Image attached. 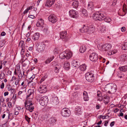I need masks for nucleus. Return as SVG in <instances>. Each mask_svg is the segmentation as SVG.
Instances as JSON below:
<instances>
[{
	"mask_svg": "<svg viewBox=\"0 0 127 127\" xmlns=\"http://www.w3.org/2000/svg\"><path fill=\"white\" fill-rule=\"evenodd\" d=\"M94 29L95 28L93 25L88 26V25H84L83 27L80 30L81 32H87L90 34L93 32Z\"/></svg>",
	"mask_w": 127,
	"mask_h": 127,
	"instance_id": "nucleus-1",
	"label": "nucleus"
},
{
	"mask_svg": "<svg viewBox=\"0 0 127 127\" xmlns=\"http://www.w3.org/2000/svg\"><path fill=\"white\" fill-rule=\"evenodd\" d=\"M117 86L114 84L111 83L107 85L106 86V91H108L109 94H113L115 93L117 90Z\"/></svg>",
	"mask_w": 127,
	"mask_h": 127,
	"instance_id": "nucleus-2",
	"label": "nucleus"
},
{
	"mask_svg": "<svg viewBox=\"0 0 127 127\" xmlns=\"http://www.w3.org/2000/svg\"><path fill=\"white\" fill-rule=\"evenodd\" d=\"M106 15L104 12H100L93 14V17L95 20L101 21L103 20L106 18Z\"/></svg>",
	"mask_w": 127,
	"mask_h": 127,
	"instance_id": "nucleus-3",
	"label": "nucleus"
},
{
	"mask_svg": "<svg viewBox=\"0 0 127 127\" xmlns=\"http://www.w3.org/2000/svg\"><path fill=\"white\" fill-rule=\"evenodd\" d=\"M37 96L39 97L37 99H39V102L41 105L43 106H45L47 105L48 100L47 96H44L41 97V95H38L36 96V97Z\"/></svg>",
	"mask_w": 127,
	"mask_h": 127,
	"instance_id": "nucleus-4",
	"label": "nucleus"
},
{
	"mask_svg": "<svg viewBox=\"0 0 127 127\" xmlns=\"http://www.w3.org/2000/svg\"><path fill=\"white\" fill-rule=\"evenodd\" d=\"M72 55L71 52L66 51L61 53L59 57L61 59H63L66 58L67 59H69L72 57Z\"/></svg>",
	"mask_w": 127,
	"mask_h": 127,
	"instance_id": "nucleus-5",
	"label": "nucleus"
},
{
	"mask_svg": "<svg viewBox=\"0 0 127 127\" xmlns=\"http://www.w3.org/2000/svg\"><path fill=\"white\" fill-rule=\"evenodd\" d=\"M86 79L88 81L90 82H92L94 80V74L93 73L88 72L85 74Z\"/></svg>",
	"mask_w": 127,
	"mask_h": 127,
	"instance_id": "nucleus-6",
	"label": "nucleus"
},
{
	"mask_svg": "<svg viewBox=\"0 0 127 127\" xmlns=\"http://www.w3.org/2000/svg\"><path fill=\"white\" fill-rule=\"evenodd\" d=\"M61 114L63 117H68L70 116V112L69 109L66 108H64L62 110Z\"/></svg>",
	"mask_w": 127,
	"mask_h": 127,
	"instance_id": "nucleus-7",
	"label": "nucleus"
},
{
	"mask_svg": "<svg viewBox=\"0 0 127 127\" xmlns=\"http://www.w3.org/2000/svg\"><path fill=\"white\" fill-rule=\"evenodd\" d=\"M69 14L71 17L73 18H77L78 17V14L76 11L71 10L69 11Z\"/></svg>",
	"mask_w": 127,
	"mask_h": 127,
	"instance_id": "nucleus-8",
	"label": "nucleus"
},
{
	"mask_svg": "<svg viewBox=\"0 0 127 127\" xmlns=\"http://www.w3.org/2000/svg\"><path fill=\"white\" fill-rule=\"evenodd\" d=\"M48 20L52 23H56L58 20L56 16L54 14H51L48 17Z\"/></svg>",
	"mask_w": 127,
	"mask_h": 127,
	"instance_id": "nucleus-9",
	"label": "nucleus"
},
{
	"mask_svg": "<svg viewBox=\"0 0 127 127\" xmlns=\"http://www.w3.org/2000/svg\"><path fill=\"white\" fill-rule=\"evenodd\" d=\"M89 57L90 60L94 62H95L98 59V55L95 53L91 54Z\"/></svg>",
	"mask_w": 127,
	"mask_h": 127,
	"instance_id": "nucleus-10",
	"label": "nucleus"
},
{
	"mask_svg": "<svg viewBox=\"0 0 127 127\" xmlns=\"http://www.w3.org/2000/svg\"><path fill=\"white\" fill-rule=\"evenodd\" d=\"M67 32L66 31H62L60 33V36L61 38L65 41H67L68 40V38L66 37Z\"/></svg>",
	"mask_w": 127,
	"mask_h": 127,
	"instance_id": "nucleus-11",
	"label": "nucleus"
},
{
	"mask_svg": "<svg viewBox=\"0 0 127 127\" xmlns=\"http://www.w3.org/2000/svg\"><path fill=\"white\" fill-rule=\"evenodd\" d=\"M102 50L103 51H107L110 49L111 47V45L109 44L106 43L102 47Z\"/></svg>",
	"mask_w": 127,
	"mask_h": 127,
	"instance_id": "nucleus-12",
	"label": "nucleus"
},
{
	"mask_svg": "<svg viewBox=\"0 0 127 127\" xmlns=\"http://www.w3.org/2000/svg\"><path fill=\"white\" fill-rule=\"evenodd\" d=\"M39 89V92L41 93H44L46 92L47 90L46 87L45 85H41Z\"/></svg>",
	"mask_w": 127,
	"mask_h": 127,
	"instance_id": "nucleus-13",
	"label": "nucleus"
},
{
	"mask_svg": "<svg viewBox=\"0 0 127 127\" xmlns=\"http://www.w3.org/2000/svg\"><path fill=\"white\" fill-rule=\"evenodd\" d=\"M46 45L44 43L38 45L37 48L38 51L40 52L43 51L45 49Z\"/></svg>",
	"mask_w": 127,
	"mask_h": 127,
	"instance_id": "nucleus-14",
	"label": "nucleus"
},
{
	"mask_svg": "<svg viewBox=\"0 0 127 127\" xmlns=\"http://www.w3.org/2000/svg\"><path fill=\"white\" fill-rule=\"evenodd\" d=\"M55 0H47L45 4L46 6L50 7L54 4Z\"/></svg>",
	"mask_w": 127,
	"mask_h": 127,
	"instance_id": "nucleus-15",
	"label": "nucleus"
},
{
	"mask_svg": "<svg viewBox=\"0 0 127 127\" xmlns=\"http://www.w3.org/2000/svg\"><path fill=\"white\" fill-rule=\"evenodd\" d=\"M94 8V4L93 2H89L88 5V9L90 11H93Z\"/></svg>",
	"mask_w": 127,
	"mask_h": 127,
	"instance_id": "nucleus-16",
	"label": "nucleus"
},
{
	"mask_svg": "<svg viewBox=\"0 0 127 127\" xmlns=\"http://www.w3.org/2000/svg\"><path fill=\"white\" fill-rule=\"evenodd\" d=\"M33 104H32L30 105H27L26 106H25L26 109L29 110L31 112H32L34 108V107L33 106Z\"/></svg>",
	"mask_w": 127,
	"mask_h": 127,
	"instance_id": "nucleus-17",
	"label": "nucleus"
},
{
	"mask_svg": "<svg viewBox=\"0 0 127 127\" xmlns=\"http://www.w3.org/2000/svg\"><path fill=\"white\" fill-rule=\"evenodd\" d=\"M44 20L40 18L38 20L36 24V25L37 27L42 26L44 25Z\"/></svg>",
	"mask_w": 127,
	"mask_h": 127,
	"instance_id": "nucleus-18",
	"label": "nucleus"
},
{
	"mask_svg": "<svg viewBox=\"0 0 127 127\" xmlns=\"http://www.w3.org/2000/svg\"><path fill=\"white\" fill-rule=\"evenodd\" d=\"M40 34L39 33L36 32L32 36V39L34 40H37L39 37Z\"/></svg>",
	"mask_w": 127,
	"mask_h": 127,
	"instance_id": "nucleus-19",
	"label": "nucleus"
},
{
	"mask_svg": "<svg viewBox=\"0 0 127 127\" xmlns=\"http://www.w3.org/2000/svg\"><path fill=\"white\" fill-rule=\"evenodd\" d=\"M52 102L53 103L57 104L59 103V101L58 97L56 96H53L52 99Z\"/></svg>",
	"mask_w": 127,
	"mask_h": 127,
	"instance_id": "nucleus-20",
	"label": "nucleus"
},
{
	"mask_svg": "<svg viewBox=\"0 0 127 127\" xmlns=\"http://www.w3.org/2000/svg\"><path fill=\"white\" fill-rule=\"evenodd\" d=\"M70 64L67 61L64 62V67L65 69L66 70H68L70 68Z\"/></svg>",
	"mask_w": 127,
	"mask_h": 127,
	"instance_id": "nucleus-21",
	"label": "nucleus"
},
{
	"mask_svg": "<svg viewBox=\"0 0 127 127\" xmlns=\"http://www.w3.org/2000/svg\"><path fill=\"white\" fill-rule=\"evenodd\" d=\"M42 31L44 34L46 35H48L50 32L48 28L47 27H44Z\"/></svg>",
	"mask_w": 127,
	"mask_h": 127,
	"instance_id": "nucleus-22",
	"label": "nucleus"
},
{
	"mask_svg": "<svg viewBox=\"0 0 127 127\" xmlns=\"http://www.w3.org/2000/svg\"><path fill=\"white\" fill-rule=\"evenodd\" d=\"M119 69L121 71L126 72L127 70V65H125L119 67Z\"/></svg>",
	"mask_w": 127,
	"mask_h": 127,
	"instance_id": "nucleus-23",
	"label": "nucleus"
},
{
	"mask_svg": "<svg viewBox=\"0 0 127 127\" xmlns=\"http://www.w3.org/2000/svg\"><path fill=\"white\" fill-rule=\"evenodd\" d=\"M84 95V99L85 101H88L89 99V98L88 95L86 91H84L83 93Z\"/></svg>",
	"mask_w": 127,
	"mask_h": 127,
	"instance_id": "nucleus-24",
	"label": "nucleus"
},
{
	"mask_svg": "<svg viewBox=\"0 0 127 127\" xmlns=\"http://www.w3.org/2000/svg\"><path fill=\"white\" fill-rule=\"evenodd\" d=\"M78 2L77 0H74L73 1V3L72 4V5L73 7L77 8L78 5Z\"/></svg>",
	"mask_w": 127,
	"mask_h": 127,
	"instance_id": "nucleus-25",
	"label": "nucleus"
},
{
	"mask_svg": "<svg viewBox=\"0 0 127 127\" xmlns=\"http://www.w3.org/2000/svg\"><path fill=\"white\" fill-rule=\"evenodd\" d=\"M34 93V91L33 90L31 89H29L28 91V94L27 97L28 98L31 95H33Z\"/></svg>",
	"mask_w": 127,
	"mask_h": 127,
	"instance_id": "nucleus-26",
	"label": "nucleus"
},
{
	"mask_svg": "<svg viewBox=\"0 0 127 127\" xmlns=\"http://www.w3.org/2000/svg\"><path fill=\"white\" fill-rule=\"evenodd\" d=\"M32 98L28 99L27 101H26L25 103V106H26L27 105H30L31 104H34L32 102Z\"/></svg>",
	"mask_w": 127,
	"mask_h": 127,
	"instance_id": "nucleus-27",
	"label": "nucleus"
},
{
	"mask_svg": "<svg viewBox=\"0 0 127 127\" xmlns=\"http://www.w3.org/2000/svg\"><path fill=\"white\" fill-rule=\"evenodd\" d=\"M86 65L84 64L80 65L79 68L81 71H84L86 69Z\"/></svg>",
	"mask_w": 127,
	"mask_h": 127,
	"instance_id": "nucleus-28",
	"label": "nucleus"
},
{
	"mask_svg": "<svg viewBox=\"0 0 127 127\" xmlns=\"http://www.w3.org/2000/svg\"><path fill=\"white\" fill-rule=\"evenodd\" d=\"M54 58V56H52L50 58H48L45 61V63L46 64L50 63L53 60Z\"/></svg>",
	"mask_w": 127,
	"mask_h": 127,
	"instance_id": "nucleus-29",
	"label": "nucleus"
},
{
	"mask_svg": "<svg viewBox=\"0 0 127 127\" xmlns=\"http://www.w3.org/2000/svg\"><path fill=\"white\" fill-rule=\"evenodd\" d=\"M61 65H57L55 67L54 69L55 72L56 73H58L59 72V70L61 68Z\"/></svg>",
	"mask_w": 127,
	"mask_h": 127,
	"instance_id": "nucleus-30",
	"label": "nucleus"
},
{
	"mask_svg": "<svg viewBox=\"0 0 127 127\" xmlns=\"http://www.w3.org/2000/svg\"><path fill=\"white\" fill-rule=\"evenodd\" d=\"M86 50V48L85 46H82L80 47V52L81 53H84Z\"/></svg>",
	"mask_w": 127,
	"mask_h": 127,
	"instance_id": "nucleus-31",
	"label": "nucleus"
},
{
	"mask_svg": "<svg viewBox=\"0 0 127 127\" xmlns=\"http://www.w3.org/2000/svg\"><path fill=\"white\" fill-rule=\"evenodd\" d=\"M127 58V56L126 54H123L120 56V59L121 61L125 60Z\"/></svg>",
	"mask_w": 127,
	"mask_h": 127,
	"instance_id": "nucleus-32",
	"label": "nucleus"
},
{
	"mask_svg": "<svg viewBox=\"0 0 127 127\" xmlns=\"http://www.w3.org/2000/svg\"><path fill=\"white\" fill-rule=\"evenodd\" d=\"M117 75L118 77L120 78H123L125 75L121 71L119 72L118 73Z\"/></svg>",
	"mask_w": 127,
	"mask_h": 127,
	"instance_id": "nucleus-33",
	"label": "nucleus"
},
{
	"mask_svg": "<svg viewBox=\"0 0 127 127\" xmlns=\"http://www.w3.org/2000/svg\"><path fill=\"white\" fill-rule=\"evenodd\" d=\"M122 49L124 50H127V42H125L123 43Z\"/></svg>",
	"mask_w": 127,
	"mask_h": 127,
	"instance_id": "nucleus-34",
	"label": "nucleus"
},
{
	"mask_svg": "<svg viewBox=\"0 0 127 127\" xmlns=\"http://www.w3.org/2000/svg\"><path fill=\"white\" fill-rule=\"evenodd\" d=\"M19 45L21 46L22 48H25V44L23 41H20Z\"/></svg>",
	"mask_w": 127,
	"mask_h": 127,
	"instance_id": "nucleus-35",
	"label": "nucleus"
},
{
	"mask_svg": "<svg viewBox=\"0 0 127 127\" xmlns=\"http://www.w3.org/2000/svg\"><path fill=\"white\" fill-rule=\"evenodd\" d=\"M104 20L105 21L108 23H110L112 20L110 18L108 17H106V18H105Z\"/></svg>",
	"mask_w": 127,
	"mask_h": 127,
	"instance_id": "nucleus-36",
	"label": "nucleus"
},
{
	"mask_svg": "<svg viewBox=\"0 0 127 127\" xmlns=\"http://www.w3.org/2000/svg\"><path fill=\"white\" fill-rule=\"evenodd\" d=\"M73 66L76 67H78L79 65L77 64V63H78L77 61H73Z\"/></svg>",
	"mask_w": 127,
	"mask_h": 127,
	"instance_id": "nucleus-37",
	"label": "nucleus"
},
{
	"mask_svg": "<svg viewBox=\"0 0 127 127\" xmlns=\"http://www.w3.org/2000/svg\"><path fill=\"white\" fill-rule=\"evenodd\" d=\"M5 77V74L4 73L2 72L0 74V79H3Z\"/></svg>",
	"mask_w": 127,
	"mask_h": 127,
	"instance_id": "nucleus-38",
	"label": "nucleus"
},
{
	"mask_svg": "<svg viewBox=\"0 0 127 127\" xmlns=\"http://www.w3.org/2000/svg\"><path fill=\"white\" fill-rule=\"evenodd\" d=\"M18 73V77H23V76L22 75V73L21 70H18L17 71Z\"/></svg>",
	"mask_w": 127,
	"mask_h": 127,
	"instance_id": "nucleus-39",
	"label": "nucleus"
},
{
	"mask_svg": "<svg viewBox=\"0 0 127 127\" xmlns=\"http://www.w3.org/2000/svg\"><path fill=\"white\" fill-rule=\"evenodd\" d=\"M82 12L83 15L84 16H87V11L85 9L83 10L82 11Z\"/></svg>",
	"mask_w": 127,
	"mask_h": 127,
	"instance_id": "nucleus-40",
	"label": "nucleus"
},
{
	"mask_svg": "<svg viewBox=\"0 0 127 127\" xmlns=\"http://www.w3.org/2000/svg\"><path fill=\"white\" fill-rule=\"evenodd\" d=\"M123 11L125 12L127 11V9L126 8V5L125 4H124L123 6Z\"/></svg>",
	"mask_w": 127,
	"mask_h": 127,
	"instance_id": "nucleus-41",
	"label": "nucleus"
},
{
	"mask_svg": "<svg viewBox=\"0 0 127 127\" xmlns=\"http://www.w3.org/2000/svg\"><path fill=\"white\" fill-rule=\"evenodd\" d=\"M51 123H52L56 122V120L54 118H51L50 119Z\"/></svg>",
	"mask_w": 127,
	"mask_h": 127,
	"instance_id": "nucleus-42",
	"label": "nucleus"
},
{
	"mask_svg": "<svg viewBox=\"0 0 127 127\" xmlns=\"http://www.w3.org/2000/svg\"><path fill=\"white\" fill-rule=\"evenodd\" d=\"M25 118L27 121L28 123H29V122L30 121V118L27 115H25Z\"/></svg>",
	"mask_w": 127,
	"mask_h": 127,
	"instance_id": "nucleus-43",
	"label": "nucleus"
},
{
	"mask_svg": "<svg viewBox=\"0 0 127 127\" xmlns=\"http://www.w3.org/2000/svg\"><path fill=\"white\" fill-rule=\"evenodd\" d=\"M103 98L104 99H106V100L108 101L109 100V97L108 96L106 95H104L103 96Z\"/></svg>",
	"mask_w": 127,
	"mask_h": 127,
	"instance_id": "nucleus-44",
	"label": "nucleus"
},
{
	"mask_svg": "<svg viewBox=\"0 0 127 127\" xmlns=\"http://www.w3.org/2000/svg\"><path fill=\"white\" fill-rule=\"evenodd\" d=\"M103 46L102 44V43H100L97 45V47L99 49H101L102 50V47Z\"/></svg>",
	"mask_w": 127,
	"mask_h": 127,
	"instance_id": "nucleus-45",
	"label": "nucleus"
},
{
	"mask_svg": "<svg viewBox=\"0 0 127 127\" xmlns=\"http://www.w3.org/2000/svg\"><path fill=\"white\" fill-rule=\"evenodd\" d=\"M24 84V81L21 84V86H23V88H25L27 86L26 85Z\"/></svg>",
	"mask_w": 127,
	"mask_h": 127,
	"instance_id": "nucleus-46",
	"label": "nucleus"
},
{
	"mask_svg": "<svg viewBox=\"0 0 127 127\" xmlns=\"http://www.w3.org/2000/svg\"><path fill=\"white\" fill-rule=\"evenodd\" d=\"M97 95L98 97L102 96L101 94V92L100 91H98L97 92Z\"/></svg>",
	"mask_w": 127,
	"mask_h": 127,
	"instance_id": "nucleus-47",
	"label": "nucleus"
},
{
	"mask_svg": "<svg viewBox=\"0 0 127 127\" xmlns=\"http://www.w3.org/2000/svg\"><path fill=\"white\" fill-rule=\"evenodd\" d=\"M100 30L101 32H104L106 31L105 29L104 28H103L101 27V28H100Z\"/></svg>",
	"mask_w": 127,
	"mask_h": 127,
	"instance_id": "nucleus-48",
	"label": "nucleus"
},
{
	"mask_svg": "<svg viewBox=\"0 0 127 127\" xmlns=\"http://www.w3.org/2000/svg\"><path fill=\"white\" fill-rule=\"evenodd\" d=\"M12 72L11 71L9 70H8L7 71V73H6V74L8 75H11V74Z\"/></svg>",
	"mask_w": 127,
	"mask_h": 127,
	"instance_id": "nucleus-49",
	"label": "nucleus"
},
{
	"mask_svg": "<svg viewBox=\"0 0 127 127\" xmlns=\"http://www.w3.org/2000/svg\"><path fill=\"white\" fill-rule=\"evenodd\" d=\"M25 48H22L21 52V55H23L25 51Z\"/></svg>",
	"mask_w": 127,
	"mask_h": 127,
	"instance_id": "nucleus-50",
	"label": "nucleus"
},
{
	"mask_svg": "<svg viewBox=\"0 0 127 127\" xmlns=\"http://www.w3.org/2000/svg\"><path fill=\"white\" fill-rule=\"evenodd\" d=\"M121 31L123 32H125L126 30V29L125 27H123L121 28Z\"/></svg>",
	"mask_w": 127,
	"mask_h": 127,
	"instance_id": "nucleus-51",
	"label": "nucleus"
},
{
	"mask_svg": "<svg viewBox=\"0 0 127 127\" xmlns=\"http://www.w3.org/2000/svg\"><path fill=\"white\" fill-rule=\"evenodd\" d=\"M117 0H114L112 3V5L114 6L116 5Z\"/></svg>",
	"mask_w": 127,
	"mask_h": 127,
	"instance_id": "nucleus-52",
	"label": "nucleus"
},
{
	"mask_svg": "<svg viewBox=\"0 0 127 127\" xmlns=\"http://www.w3.org/2000/svg\"><path fill=\"white\" fill-rule=\"evenodd\" d=\"M19 82L17 80L15 81V84L16 85H18V86H20V85L19 84Z\"/></svg>",
	"mask_w": 127,
	"mask_h": 127,
	"instance_id": "nucleus-53",
	"label": "nucleus"
},
{
	"mask_svg": "<svg viewBox=\"0 0 127 127\" xmlns=\"http://www.w3.org/2000/svg\"><path fill=\"white\" fill-rule=\"evenodd\" d=\"M4 101V99L3 98H2V97H0V101L2 103Z\"/></svg>",
	"mask_w": 127,
	"mask_h": 127,
	"instance_id": "nucleus-54",
	"label": "nucleus"
},
{
	"mask_svg": "<svg viewBox=\"0 0 127 127\" xmlns=\"http://www.w3.org/2000/svg\"><path fill=\"white\" fill-rule=\"evenodd\" d=\"M28 17H29L30 18H32V19H34V18H35V17L33 15H29V16Z\"/></svg>",
	"mask_w": 127,
	"mask_h": 127,
	"instance_id": "nucleus-55",
	"label": "nucleus"
},
{
	"mask_svg": "<svg viewBox=\"0 0 127 127\" xmlns=\"http://www.w3.org/2000/svg\"><path fill=\"white\" fill-rule=\"evenodd\" d=\"M16 67H17V71L18 70H21V69H20V65H19V64L17 65Z\"/></svg>",
	"mask_w": 127,
	"mask_h": 127,
	"instance_id": "nucleus-56",
	"label": "nucleus"
},
{
	"mask_svg": "<svg viewBox=\"0 0 127 127\" xmlns=\"http://www.w3.org/2000/svg\"><path fill=\"white\" fill-rule=\"evenodd\" d=\"M76 110L77 111V112L78 113L80 114V113L81 112V108H79Z\"/></svg>",
	"mask_w": 127,
	"mask_h": 127,
	"instance_id": "nucleus-57",
	"label": "nucleus"
},
{
	"mask_svg": "<svg viewBox=\"0 0 127 127\" xmlns=\"http://www.w3.org/2000/svg\"><path fill=\"white\" fill-rule=\"evenodd\" d=\"M8 105L9 108L11 107L12 106V103L11 102H9L8 103Z\"/></svg>",
	"mask_w": 127,
	"mask_h": 127,
	"instance_id": "nucleus-58",
	"label": "nucleus"
},
{
	"mask_svg": "<svg viewBox=\"0 0 127 127\" xmlns=\"http://www.w3.org/2000/svg\"><path fill=\"white\" fill-rule=\"evenodd\" d=\"M115 123V122L114 121H113L111 122L110 124V126L111 127H112L113 126Z\"/></svg>",
	"mask_w": 127,
	"mask_h": 127,
	"instance_id": "nucleus-59",
	"label": "nucleus"
},
{
	"mask_svg": "<svg viewBox=\"0 0 127 127\" xmlns=\"http://www.w3.org/2000/svg\"><path fill=\"white\" fill-rule=\"evenodd\" d=\"M27 63H25V62L23 64V66L24 67L26 66L29 63V61H27Z\"/></svg>",
	"mask_w": 127,
	"mask_h": 127,
	"instance_id": "nucleus-60",
	"label": "nucleus"
},
{
	"mask_svg": "<svg viewBox=\"0 0 127 127\" xmlns=\"http://www.w3.org/2000/svg\"><path fill=\"white\" fill-rule=\"evenodd\" d=\"M108 121H106L105 122L104 125L105 126H107V124L108 123Z\"/></svg>",
	"mask_w": 127,
	"mask_h": 127,
	"instance_id": "nucleus-61",
	"label": "nucleus"
},
{
	"mask_svg": "<svg viewBox=\"0 0 127 127\" xmlns=\"http://www.w3.org/2000/svg\"><path fill=\"white\" fill-rule=\"evenodd\" d=\"M102 96L99 97V98L98 99V100L100 101H102L103 99V97Z\"/></svg>",
	"mask_w": 127,
	"mask_h": 127,
	"instance_id": "nucleus-62",
	"label": "nucleus"
},
{
	"mask_svg": "<svg viewBox=\"0 0 127 127\" xmlns=\"http://www.w3.org/2000/svg\"><path fill=\"white\" fill-rule=\"evenodd\" d=\"M4 83H2L1 84V88L2 89L4 87Z\"/></svg>",
	"mask_w": 127,
	"mask_h": 127,
	"instance_id": "nucleus-63",
	"label": "nucleus"
},
{
	"mask_svg": "<svg viewBox=\"0 0 127 127\" xmlns=\"http://www.w3.org/2000/svg\"><path fill=\"white\" fill-rule=\"evenodd\" d=\"M6 34L5 32H2L1 33V36H4Z\"/></svg>",
	"mask_w": 127,
	"mask_h": 127,
	"instance_id": "nucleus-64",
	"label": "nucleus"
}]
</instances>
